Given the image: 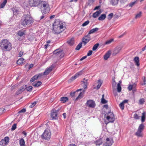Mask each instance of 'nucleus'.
<instances>
[{
  "instance_id": "60",
  "label": "nucleus",
  "mask_w": 146,
  "mask_h": 146,
  "mask_svg": "<svg viewBox=\"0 0 146 146\" xmlns=\"http://www.w3.org/2000/svg\"><path fill=\"white\" fill-rule=\"evenodd\" d=\"M37 77L38 78H41L42 76L43 75V73H39L38 74H37Z\"/></svg>"
},
{
  "instance_id": "28",
  "label": "nucleus",
  "mask_w": 146,
  "mask_h": 146,
  "mask_svg": "<svg viewBox=\"0 0 146 146\" xmlns=\"http://www.w3.org/2000/svg\"><path fill=\"white\" fill-rule=\"evenodd\" d=\"M68 100V98L67 97H63L60 98V101L64 103L66 102Z\"/></svg>"
},
{
  "instance_id": "43",
  "label": "nucleus",
  "mask_w": 146,
  "mask_h": 146,
  "mask_svg": "<svg viewBox=\"0 0 146 146\" xmlns=\"http://www.w3.org/2000/svg\"><path fill=\"white\" fill-rule=\"evenodd\" d=\"M142 14V13L141 11L140 12L138 13L137 14L135 17V18L136 19L140 18Z\"/></svg>"
},
{
  "instance_id": "3",
  "label": "nucleus",
  "mask_w": 146,
  "mask_h": 146,
  "mask_svg": "<svg viewBox=\"0 0 146 146\" xmlns=\"http://www.w3.org/2000/svg\"><path fill=\"white\" fill-rule=\"evenodd\" d=\"M40 4L39 6H40L41 8H43V9L42 10L41 12L44 13L45 12H49L50 10V9L49 7V5L47 2L45 1H40Z\"/></svg>"
},
{
  "instance_id": "14",
  "label": "nucleus",
  "mask_w": 146,
  "mask_h": 146,
  "mask_svg": "<svg viewBox=\"0 0 146 146\" xmlns=\"http://www.w3.org/2000/svg\"><path fill=\"white\" fill-rule=\"evenodd\" d=\"M106 146H111L113 143V139H110L109 138H107L106 139Z\"/></svg>"
},
{
  "instance_id": "44",
  "label": "nucleus",
  "mask_w": 146,
  "mask_h": 146,
  "mask_svg": "<svg viewBox=\"0 0 146 146\" xmlns=\"http://www.w3.org/2000/svg\"><path fill=\"white\" fill-rule=\"evenodd\" d=\"M33 88L32 86H29V87L27 86V88L26 90L28 91L29 92H31L33 89Z\"/></svg>"
},
{
  "instance_id": "62",
  "label": "nucleus",
  "mask_w": 146,
  "mask_h": 146,
  "mask_svg": "<svg viewBox=\"0 0 146 146\" xmlns=\"http://www.w3.org/2000/svg\"><path fill=\"white\" fill-rule=\"evenodd\" d=\"M36 83L37 85V87H38L41 84L42 82L41 81H38Z\"/></svg>"
},
{
  "instance_id": "33",
  "label": "nucleus",
  "mask_w": 146,
  "mask_h": 146,
  "mask_svg": "<svg viewBox=\"0 0 146 146\" xmlns=\"http://www.w3.org/2000/svg\"><path fill=\"white\" fill-rule=\"evenodd\" d=\"M24 59L22 58H19L17 62V63L18 64L20 65L23 63V61Z\"/></svg>"
},
{
  "instance_id": "27",
  "label": "nucleus",
  "mask_w": 146,
  "mask_h": 146,
  "mask_svg": "<svg viewBox=\"0 0 146 146\" xmlns=\"http://www.w3.org/2000/svg\"><path fill=\"white\" fill-rule=\"evenodd\" d=\"M67 43L70 46H72L74 43V38H72L67 41Z\"/></svg>"
},
{
  "instance_id": "9",
  "label": "nucleus",
  "mask_w": 146,
  "mask_h": 146,
  "mask_svg": "<svg viewBox=\"0 0 146 146\" xmlns=\"http://www.w3.org/2000/svg\"><path fill=\"white\" fill-rule=\"evenodd\" d=\"M122 48V46H119L116 47L113 51L112 55L113 56H115L119 53L121 50Z\"/></svg>"
},
{
  "instance_id": "25",
  "label": "nucleus",
  "mask_w": 146,
  "mask_h": 146,
  "mask_svg": "<svg viewBox=\"0 0 146 146\" xmlns=\"http://www.w3.org/2000/svg\"><path fill=\"white\" fill-rule=\"evenodd\" d=\"M142 115L141 117V121L143 123L144 122L145 120L146 113L145 111H143V112L142 114Z\"/></svg>"
},
{
  "instance_id": "16",
  "label": "nucleus",
  "mask_w": 146,
  "mask_h": 146,
  "mask_svg": "<svg viewBox=\"0 0 146 146\" xmlns=\"http://www.w3.org/2000/svg\"><path fill=\"white\" fill-rule=\"evenodd\" d=\"M110 50L108 51L104 56V59L105 60H107L109 58L111 54Z\"/></svg>"
},
{
  "instance_id": "22",
  "label": "nucleus",
  "mask_w": 146,
  "mask_h": 146,
  "mask_svg": "<svg viewBox=\"0 0 146 146\" xmlns=\"http://www.w3.org/2000/svg\"><path fill=\"white\" fill-rule=\"evenodd\" d=\"M102 139L101 138H100L94 142V143L96 144V145H100L102 144Z\"/></svg>"
},
{
  "instance_id": "29",
  "label": "nucleus",
  "mask_w": 146,
  "mask_h": 146,
  "mask_svg": "<svg viewBox=\"0 0 146 146\" xmlns=\"http://www.w3.org/2000/svg\"><path fill=\"white\" fill-rule=\"evenodd\" d=\"M20 146H25V142L23 138L19 140Z\"/></svg>"
},
{
  "instance_id": "64",
  "label": "nucleus",
  "mask_w": 146,
  "mask_h": 146,
  "mask_svg": "<svg viewBox=\"0 0 146 146\" xmlns=\"http://www.w3.org/2000/svg\"><path fill=\"white\" fill-rule=\"evenodd\" d=\"M35 80H36L35 79V78H34L33 76L30 80V82L32 83L34 82Z\"/></svg>"
},
{
  "instance_id": "39",
  "label": "nucleus",
  "mask_w": 146,
  "mask_h": 146,
  "mask_svg": "<svg viewBox=\"0 0 146 146\" xmlns=\"http://www.w3.org/2000/svg\"><path fill=\"white\" fill-rule=\"evenodd\" d=\"M80 92L78 96L76 98V100H77L80 98H82L83 97V96L84 94V92Z\"/></svg>"
},
{
  "instance_id": "48",
  "label": "nucleus",
  "mask_w": 146,
  "mask_h": 146,
  "mask_svg": "<svg viewBox=\"0 0 146 146\" xmlns=\"http://www.w3.org/2000/svg\"><path fill=\"white\" fill-rule=\"evenodd\" d=\"M113 13H111L110 14H109L108 16V19L109 20L111 19L113 17Z\"/></svg>"
},
{
  "instance_id": "41",
  "label": "nucleus",
  "mask_w": 146,
  "mask_h": 146,
  "mask_svg": "<svg viewBox=\"0 0 146 146\" xmlns=\"http://www.w3.org/2000/svg\"><path fill=\"white\" fill-rule=\"evenodd\" d=\"M117 91L118 92H121V88L120 85V83H118L117 85Z\"/></svg>"
},
{
  "instance_id": "53",
  "label": "nucleus",
  "mask_w": 146,
  "mask_h": 146,
  "mask_svg": "<svg viewBox=\"0 0 146 146\" xmlns=\"http://www.w3.org/2000/svg\"><path fill=\"white\" fill-rule=\"evenodd\" d=\"M5 111V110L4 108H0V115Z\"/></svg>"
},
{
  "instance_id": "20",
  "label": "nucleus",
  "mask_w": 146,
  "mask_h": 146,
  "mask_svg": "<svg viewBox=\"0 0 146 146\" xmlns=\"http://www.w3.org/2000/svg\"><path fill=\"white\" fill-rule=\"evenodd\" d=\"M102 13V11L101 10H99L94 13L93 15V17L94 18H96L100 13Z\"/></svg>"
},
{
  "instance_id": "58",
  "label": "nucleus",
  "mask_w": 146,
  "mask_h": 146,
  "mask_svg": "<svg viewBox=\"0 0 146 146\" xmlns=\"http://www.w3.org/2000/svg\"><path fill=\"white\" fill-rule=\"evenodd\" d=\"M26 111V110L25 108H23L18 112V113H24Z\"/></svg>"
},
{
  "instance_id": "57",
  "label": "nucleus",
  "mask_w": 146,
  "mask_h": 146,
  "mask_svg": "<svg viewBox=\"0 0 146 146\" xmlns=\"http://www.w3.org/2000/svg\"><path fill=\"white\" fill-rule=\"evenodd\" d=\"M64 52H63V51L62 50L61 53L59 57L60 58H61L63 57L64 56Z\"/></svg>"
},
{
  "instance_id": "36",
  "label": "nucleus",
  "mask_w": 146,
  "mask_h": 146,
  "mask_svg": "<svg viewBox=\"0 0 146 146\" xmlns=\"http://www.w3.org/2000/svg\"><path fill=\"white\" fill-rule=\"evenodd\" d=\"M82 42H80L77 45L76 48H75V50H79L80 48H81L82 46Z\"/></svg>"
},
{
  "instance_id": "10",
  "label": "nucleus",
  "mask_w": 146,
  "mask_h": 146,
  "mask_svg": "<svg viewBox=\"0 0 146 146\" xmlns=\"http://www.w3.org/2000/svg\"><path fill=\"white\" fill-rule=\"evenodd\" d=\"M55 67V65H52L50 66L47 68L43 73L44 75H47L52 71V69Z\"/></svg>"
},
{
  "instance_id": "7",
  "label": "nucleus",
  "mask_w": 146,
  "mask_h": 146,
  "mask_svg": "<svg viewBox=\"0 0 146 146\" xmlns=\"http://www.w3.org/2000/svg\"><path fill=\"white\" fill-rule=\"evenodd\" d=\"M41 0H29V3L31 7H36L39 6Z\"/></svg>"
},
{
  "instance_id": "1",
  "label": "nucleus",
  "mask_w": 146,
  "mask_h": 146,
  "mask_svg": "<svg viewBox=\"0 0 146 146\" xmlns=\"http://www.w3.org/2000/svg\"><path fill=\"white\" fill-rule=\"evenodd\" d=\"M33 21L31 16L28 14H25L22 17L20 23L24 27L26 25H30L33 23Z\"/></svg>"
},
{
  "instance_id": "40",
  "label": "nucleus",
  "mask_w": 146,
  "mask_h": 146,
  "mask_svg": "<svg viewBox=\"0 0 146 146\" xmlns=\"http://www.w3.org/2000/svg\"><path fill=\"white\" fill-rule=\"evenodd\" d=\"M99 44L98 43H96L95 44L92 48V50L93 51L95 50H96L97 48H98V46H99Z\"/></svg>"
},
{
  "instance_id": "56",
  "label": "nucleus",
  "mask_w": 146,
  "mask_h": 146,
  "mask_svg": "<svg viewBox=\"0 0 146 146\" xmlns=\"http://www.w3.org/2000/svg\"><path fill=\"white\" fill-rule=\"evenodd\" d=\"M134 118L136 119H139V117L138 116V115L137 114H135L133 116Z\"/></svg>"
},
{
  "instance_id": "47",
  "label": "nucleus",
  "mask_w": 146,
  "mask_h": 146,
  "mask_svg": "<svg viewBox=\"0 0 146 146\" xmlns=\"http://www.w3.org/2000/svg\"><path fill=\"white\" fill-rule=\"evenodd\" d=\"M5 144L6 143H5L4 142L3 140L2 139L0 141V145H1V146H5L7 145Z\"/></svg>"
},
{
  "instance_id": "19",
  "label": "nucleus",
  "mask_w": 146,
  "mask_h": 146,
  "mask_svg": "<svg viewBox=\"0 0 146 146\" xmlns=\"http://www.w3.org/2000/svg\"><path fill=\"white\" fill-rule=\"evenodd\" d=\"M11 10L13 11L14 15H17L19 12V11L16 7H14L11 9Z\"/></svg>"
},
{
  "instance_id": "35",
  "label": "nucleus",
  "mask_w": 146,
  "mask_h": 146,
  "mask_svg": "<svg viewBox=\"0 0 146 146\" xmlns=\"http://www.w3.org/2000/svg\"><path fill=\"white\" fill-rule=\"evenodd\" d=\"M9 138L8 137H6L4 139H2L4 141L6 144L7 145L9 141Z\"/></svg>"
},
{
  "instance_id": "21",
  "label": "nucleus",
  "mask_w": 146,
  "mask_h": 146,
  "mask_svg": "<svg viewBox=\"0 0 146 146\" xmlns=\"http://www.w3.org/2000/svg\"><path fill=\"white\" fill-rule=\"evenodd\" d=\"M59 27L61 30H63V31L65 29L66 27L65 26H64V25L62 23L60 22L59 21V23L57 25Z\"/></svg>"
},
{
  "instance_id": "24",
  "label": "nucleus",
  "mask_w": 146,
  "mask_h": 146,
  "mask_svg": "<svg viewBox=\"0 0 146 146\" xmlns=\"http://www.w3.org/2000/svg\"><path fill=\"white\" fill-rule=\"evenodd\" d=\"M110 4L113 5H115L117 4L119 0H109Z\"/></svg>"
},
{
  "instance_id": "2",
  "label": "nucleus",
  "mask_w": 146,
  "mask_h": 146,
  "mask_svg": "<svg viewBox=\"0 0 146 146\" xmlns=\"http://www.w3.org/2000/svg\"><path fill=\"white\" fill-rule=\"evenodd\" d=\"M0 47L2 50L10 51L12 49V44L6 39H3L0 43Z\"/></svg>"
},
{
  "instance_id": "59",
  "label": "nucleus",
  "mask_w": 146,
  "mask_h": 146,
  "mask_svg": "<svg viewBox=\"0 0 146 146\" xmlns=\"http://www.w3.org/2000/svg\"><path fill=\"white\" fill-rule=\"evenodd\" d=\"M22 91L20 89L19 90H18L16 93V94L17 95H18L21 93H22Z\"/></svg>"
},
{
  "instance_id": "55",
  "label": "nucleus",
  "mask_w": 146,
  "mask_h": 146,
  "mask_svg": "<svg viewBox=\"0 0 146 146\" xmlns=\"http://www.w3.org/2000/svg\"><path fill=\"white\" fill-rule=\"evenodd\" d=\"M98 82L99 83H98L97 86V88L98 89H99L100 88L102 84V83H100V80H98Z\"/></svg>"
},
{
  "instance_id": "17",
  "label": "nucleus",
  "mask_w": 146,
  "mask_h": 146,
  "mask_svg": "<svg viewBox=\"0 0 146 146\" xmlns=\"http://www.w3.org/2000/svg\"><path fill=\"white\" fill-rule=\"evenodd\" d=\"M128 100H125L119 104V106L122 110H123L124 108V104L127 103Z\"/></svg>"
},
{
  "instance_id": "46",
  "label": "nucleus",
  "mask_w": 146,
  "mask_h": 146,
  "mask_svg": "<svg viewBox=\"0 0 146 146\" xmlns=\"http://www.w3.org/2000/svg\"><path fill=\"white\" fill-rule=\"evenodd\" d=\"M113 40V39L109 40L106 41L105 43V44H109L111 43Z\"/></svg>"
},
{
  "instance_id": "12",
  "label": "nucleus",
  "mask_w": 146,
  "mask_h": 146,
  "mask_svg": "<svg viewBox=\"0 0 146 146\" xmlns=\"http://www.w3.org/2000/svg\"><path fill=\"white\" fill-rule=\"evenodd\" d=\"M86 106L88 107L94 108L96 106L95 102L92 100H89L87 101L86 103Z\"/></svg>"
},
{
  "instance_id": "5",
  "label": "nucleus",
  "mask_w": 146,
  "mask_h": 146,
  "mask_svg": "<svg viewBox=\"0 0 146 146\" xmlns=\"http://www.w3.org/2000/svg\"><path fill=\"white\" fill-rule=\"evenodd\" d=\"M106 117L107 120L109 121L108 122H107L106 121H105V124L106 125L109 122H113L115 120L114 115L112 112H109Z\"/></svg>"
},
{
  "instance_id": "32",
  "label": "nucleus",
  "mask_w": 146,
  "mask_h": 146,
  "mask_svg": "<svg viewBox=\"0 0 146 146\" xmlns=\"http://www.w3.org/2000/svg\"><path fill=\"white\" fill-rule=\"evenodd\" d=\"M104 94H103L102 96V98L101 100V103L103 104H106L107 103L108 101L106 100L104 98Z\"/></svg>"
},
{
  "instance_id": "52",
  "label": "nucleus",
  "mask_w": 146,
  "mask_h": 146,
  "mask_svg": "<svg viewBox=\"0 0 146 146\" xmlns=\"http://www.w3.org/2000/svg\"><path fill=\"white\" fill-rule=\"evenodd\" d=\"M145 102L144 99L143 98H141L139 100V102L141 104H143Z\"/></svg>"
},
{
  "instance_id": "4",
  "label": "nucleus",
  "mask_w": 146,
  "mask_h": 146,
  "mask_svg": "<svg viewBox=\"0 0 146 146\" xmlns=\"http://www.w3.org/2000/svg\"><path fill=\"white\" fill-rule=\"evenodd\" d=\"M59 23V20L56 19L55 20L53 24V30L55 34L58 35L63 31V30H61L57 25Z\"/></svg>"
},
{
  "instance_id": "26",
  "label": "nucleus",
  "mask_w": 146,
  "mask_h": 146,
  "mask_svg": "<svg viewBox=\"0 0 146 146\" xmlns=\"http://www.w3.org/2000/svg\"><path fill=\"white\" fill-rule=\"evenodd\" d=\"M82 90V89H80L78 90H77L76 91L74 92H71L70 93V96L72 97H73L74 96L75 94H76V93L79 91H81Z\"/></svg>"
},
{
  "instance_id": "18",
  "label": "nucleus",
  "mask_w": 146,
  "mask_h": 146,
  "mask_svg": "<svg viewBox=\"0 0 146 146\" xmlns=\"http://www.w3.org/2000/svg\"><path fill=\"white\" fill-rule=\"evenodd\" d=\"M25 30H24L23 31L22 30H20L18 31L17 34L18 36L20 37H21L24 36H25Z\"/></svg>"
},
{
  "instance_id": "15",
  "label": "nucleus",
  "mask_w": 146,
  "mask_h": 146,
  "mask_svg": "<svg viewBox=\"0 0 146 146\" xmlns=\"http://www.w3.org/2000/svg\"><path fill=\"white\" fill-rule=\"evenodd\" d=\"M62 50L60 49H56L53 51V54L59 57L61 53Z\"/></svg>"
},
{
  "instance_id": "61",
  "label": "nucleus",
  "mask_w": 146,
  "mask_h": 146,
  "mask_svg": "<svg viewBox=\"0 0 146 146\" xmlns=\"http://www.w3.org/2000/svg\"><path fill=\"white\" fill-rule=\"evenodd\" d=\"M92 51L91 50L89 51L87 53V56H89L92 55Z\"/></svg>"
},
{
  "instance_id": "11",
  "label": "nucleus",
  "mask_w": 146,
  "mask_h": 146,
  "mask_svg": "<svg viewBox=\"0 0 146 146\" xmlns=\"http://www.w3.org/2000/svg\"><path fill=\"white\" fill-rule=\"evenodd\" d=\"M59 110H56L54 109L52 110L51 114V117L52 119H56L57 118V113Z\"/></svg>"
},
{
  "instance_id": "38",
  "label": "nucleus",
  "mask_w": 146,
  "mask_h": 146,
  "mask_svg": "<svg viewBox=\"0 0 146 146\" xmlns=\"http://www.w3.org/2000/svg\"><path fill=\"white\" fill-rule=\"evenodd\" d=\"M137 3V1H135L133 2L130 3L127 5V6H128L129 7H132Z\"/></svg>"
},
{
  "instance_id": "54",
  "label": "nucleus",
  "mask_w": 146,
  "mask_h": 146,
  "mask_svg": "<svg viewBox=\"0 0 146 146\" xmlns=\"http://www.w3.org/2000/svg\"><path fill=\"white\" fill-rule=\"evenodd\" d=\"M133 86L132 85H129L128 87V89L129 91H131L132 90Z\"/></svg>"
},
{
  "instance_id": "50",
  "label": "nucleus",
  "mask_w": 146,
  "mask_h": 146,
  "mask_svg": "<svg viewBox=\"0 0 146 146\" xmlns=\"http://www.w3.org/2000/svg\"><path fill=\"white\" fill-rule=\"evenodd\" d=\"M17 127V124L16 123H15L13 125V126L11 128V129L13 131Z\"/></svg>"
},
{
  "instance_id": "30",
  "label": "nucleus",
  "mask_w": 146,
  "mask_h": 146,
  "mask_svg": "<svg viewBox=\"0 0 146 146\" xmlns=\"http://www.w3.org/2000/svg\"><path fill=\"white\" fill-rule=\"evenodd\" d=\"M106 14H102L98 18V19L100 21H103L106 18Z\"/></svg>"
},
{
  "instance_id": "6",
  "label": "nucleus",
  "mask_w": 146,
  "mask_h": 146,
  "mask_svg": "<svg viewBox=\"0 0 146 146\" xmlns=\"http://www.w3.org/2000/svg\"><path fill=\"white\" fill-rule=\"evenodd\" d=\"M144 125L143 123L140 125L137 131L135 133V135L139 137L143 136L142 131L144 129Z\"/></svg>"
},
{
  "instance_id": "45",
  "label": "nucleus",
  "mask_w": 146,
  "mask_h": 146,
  "mask_svg": "<svg viewBox=\"0 0 146 146\" xmlns=\"http://www.w3.org/2000/svg\"><path fill=\"white\" fill-rule=\"evenodd\" d=\"M90 38H86L84 36L82 38V40H84V41L88 42L90 40Z\"/></svg>"
},
{
  "instance_id": "8",
  "label": "nucleus",
  "mask_w": 146,
  "mask_h": 146,
  "mask_svg": "<svg viewBox=\"0 0 146 146\" xmlns=\"http://www.w3.org/2000/svg\"><path fill=\"white\" fill-rule=\"evenodd\" d=\"M50 136L51 133L49 131L45 130L42 135L41 137L43 139L48 140L50 139Z\"/></svg>"
},
{
  "instance_id": "23",
  "label": "nucleus",
  "mask_w": 146,
  "mask_h": 146,
  "mask_svg": "<svg viewBox=\"0 0 146 146\" xmlns=\"http://www.w3.org/2000/svg\"><path fill=\"white\" fill-rule=\"evenodd\" d=\"M134 60L135 63V65L137 66H139L140 64L139 63V58L138 57H135L134 59Z\"/></svg>"
},
{
  "instance_id": "63",
  "label": "nucleus",
  "mask_w": 146,
  "mask_h": 146,
  "mask_svg": "<svg viewBox=\"0 0 146 146\" xmlns=\"http://www.w3.org/2000/svg\"><path fill=\"white\" fill-rule=\"evenodd\" d=\"M87 86L86 85H83V88H84V90H83V92H85L86 91V90L87 89Z\"/></svg>"
},
{
  "instance_id": "31",
  "label": "nucleus",
  "mask_w": 146,
  "mask_h": 146,
  "mask_svg": "<svg viewBox=\"0 0 146 146\" xmlns=\"http://www.w3.org/2000/svg\"><path fill=\"white\" fill-rule=\"evenodd\" d=\"M99 30V28H95L91 30L89 32V34H91L94 33L96 31H98Z\"/></svg>"
},
{
  "instance_id": "34",
  "label": "nucleus",
  "mask_w": 146,
  "mask_h": 146,
  "mask_svg": "<svg viewBox=\"0 0 146 146\" xmlns=\"http://www.w3.org/2000/svg\"><path fill=\"white\" fill-rule=\"evenodd\" d=\"M48 12H44V13H42V15L40 17V20L43 19L44 18L45 19L47 17V15L46 13H48Z\"/></svg>"
},
{
  "instance_id": "51",
  "label": "nucleus",
  "mask_w": 146,
  "mask_h": 146,
  "mask_svg": "<svg viewBox=\"0 0 146 146\" xmlns=\"http://www.w3.org/2000/svg\"><path fill=\"white\" fill-rule=\"evenodd\" d=\"M37 101H35L33 103H32L31 105L30 106V107L31 108H33L37 104Z\"/></svg>"
},
{
  "instance_id": "42",
  "label": "nucleus",
  "mask_w": 146,
  "mask_h": 146,
  "mask_svg": "<svg viewBox=\"0 0 146 146\" xmlns=\"http://www.w3.org/2000/svg\"><path fill=\"white\" fill-rule=\"evenodd\" d=\"M27 88V85H24L21 86L20 88V89L22 91H24Z\"/></svg>"
},
{
  "instance_id": "37",
  "label": "nucleus",
  "mask_w": 146,
  "mask_h": 146,
  "mask_svg": "<svg viewBox=\"0 0 146 146\" xmlns=\"http://www.w3.org/2000/svg\"><path fill=\"white\" fill-rule=\"evenodd\" d=\"M7 0H4L3 2L0 5L1 8H3L7 2Z\"/></svg>"
},
{
  "instance_id": "13",
  "label": "nucleus",
  "mask_w": 146,
  "mask_h": 146,
  "mask_svg": "<svg viewBox=\"0 0 146 146\" xmlns=\"http://www.w3.org/2000/svg\"><path fill=\"white\" fill-rule=\"evenodd\" d=\"M82 70H81L79 72H78L76 73L74 76L70 78V80L71 81H72L74 80L80 76L82 75Z\"/></svg>"
},
{
  "instance_id": "49",
  "label": "nucleus",
  "mask_w": 146,
  "mask_h": 146,
  "mask_svg": "<svg viewBox=\"0 0 146 146\" xmlns=\"http://www.w3.org/2000/svg\"><path fill=\"white\" fill-rule=\"evenodd\" d=\"M90 23V21L89 20H87L84 22L82 25L83 27H84L88 25Z\"/></svg>"
}]
</instances>
